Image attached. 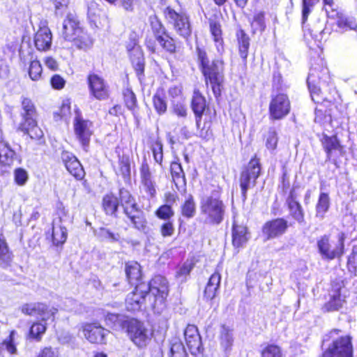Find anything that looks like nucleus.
Wrapping results in <instances>:
<instances>
[{
  "label": "nucleus",
  "mask_w": 357,
  "mask_h": 357,
  "mask_svg": "<svg viewBox=\"0 0 357 357\" xmlns=\"http://www.w3.org/2000/svg\"><path fill=\"white\" fill-rule=\"evenodd\" d=\"M82 27L77 16L73 14H68L63 22L61 35L66 40L70 41L75 36L81 32Z\"/></svg>",
  "instance_id": "6ab92c4d"
},
{
  "label": "nucleus",
  "mask_w": 357,
  "mask_h": 357,
  "mask_svg": "<svg viewBox=\"0 0 357 357\" xmlns=\"http://www.w3.org/2000/svg\"><path fill=\"white\" fill-rule=\"evenodd\" d=\"M191 106L198 123L202 119L206 106L205 98L198 91H194Z\"/></svg>",
  "instance_id": "a878e982"
},
{
  "label": "nucleus",
  "mask_w": 357,
  "mask_h": 357,
  "mask_svg": "<svg viewBox=\"0 0 357 357\" xmlns=\"http://www.w3.org/2000/svg\"><path fill=\"white\" fill-rule=\"evenodd\" d=\"M338 27L343 31L356 30L357 29V23L353 17H349L339 15L337 21Z\"/></svg>",
  "instance_id": "8fccbe9b"
},
{
  "label": "nucleus",
  "mask_w": 357,
  "mask_h": 357,
  "mask_svg": "<svg viewBox=\"0 0 357 357\" xmlns=\"http://www.w3.org/2000/svg\"><path fill=\"white\" fill-rule=\"evenodd\" d=\"M220 344L221 349L225 353L226 356H228L232 349L234 343L233 331L228 326L222 325L220 331Z\"/></svg>",
  "instance_id": "5701e85b"
},
{
  "label": "nucleus",
  "mask_w": 357,
  "mask_h": 357,
  "mask_svg": "<svg viewBox=\"0 0 357 357\" xmlns=\"http://www.w3.org/2000/svg\"><path fill=\"white\" fill-rule=\"evenodd\" d=\"M290 213L292 217L299 223L304 222V213L301 205L297 201V195L294 188L287 199Z\"/></svg>",
  "instance_id": "412c9836"
},
{
  "label": "nucleus",
  "mask_w": 357,
  "mask_h": 357,
  "mask_svg": "<svg viewBox=\"0 0 357 357\" xmlns=\"http://www.w3.org/2000/svg\"><path fill=\"white\" fill-rule=\"evenodd\" d=\"M322 145L326 153V160H330L333 151H341L342 146L335 135L328 136L324 135L321 139Z\"/></svg>",
  "instance_id": "c85d7f7f"
},
{
  "label": "nucleus",
  "mask_w": 357,
  "mask_h": 357,
  "mask_svg": "<svg viewBox=\"0 0 357 357\" xmlns=\"http://www.w3.org/2000/svg\"><path fill=\"white\" fill-rule=\"evenodd\" d=\"M194 266L195 263L192 259L186 260L178 268L176 272V278L182 282L186 281Z\"/></svg>",
  "instance_id": "79ce46f5"
},
{
  "label": "nucleus",
  "mask_w": 357,
  "mask_h": 357,
  "mask_svg": "<svg viewBox=\"0 0 357 357\" xmlns=\"http://www.w3.org/2000/svg\"><path fill=\"white\" fill-rule=\"evenodd\" d=\"M129 319H125L122 315L107 313L105 316L106 324L114 330H125L124 325Z\"/></svg>",
  "instance_id": "e433bc0d"
},
{
  "label": "nucleus",
  "mask_w": 357,
  "mask_h": 357,
  "mask_svg": "<svg viewBox=\"0 0 357 357\" xmlns=\"http://www.w3.org/2000/svg\"><path fill=\"white\" fill-rule=\"evenodd\" d=\"M278 144L277 133L273 129H270L266 139V146L268 149L274 150Z\"/></svg>",
  "instance_id": "680f3d73"
},
{
  "label": "nucleus",
  "mask_w": 357,
  "mask_h": 357,
  "mask_svg": "<svg viewBox=\"0 0 357 357\" xmlns=\"http://www.w3.org/2000/svg\"><path fill=\"white\" fill-rule=\"evenodd\" d=\"M34 45L37 50L47 52L50 50L52 43V34L46 26H40L34 36Z\"/></svg>",
  "instance_id": "aec40b11"
},
{
  "label": "nucleus",
  "mask_w": 357,
  "mask_h": 357,
  "mask_svg": "<svg viewBox=\"0 0 357 357\" xmlns=\"http://www.w3.org/2000/svg\"><path fill=\"white\" fill-rule=\"evenodd\" d=\"M52 230L53 244L56 246L63 245L66 242L68 236L66 228L57 222L55 218L52 222Z\"/></svg>",
  "instance_id": "bb28decb"
},
{
  "label": "nucleus",
  "mask_w": 357,
  "mask_h": 357,
  "mask_svg": "<svg viewBox=\"0 0 357 357\" xmlns=\"http://www.w3.org/2000/svg\"><path fill=\"white\" fill-rule=\"evenodd\" d=\"M288 227L287 221L283 218H276L266 222L262 227V233L266 240L275 238L285 233Z\"/></svg>",
  "instance_id": "f3484780"
},
{
  "label": "nucleus",
  "mask_w": 357,
  "mask_h": 357,
  "mask_svg": "<svg viewBox=\"0 0 357 357\" xmlns=\"http://www.w3.org/2000/svg\"><path fill=\"white\" fill-rule=\"evenodd\" d=\"M22 121L17 130L29 135L33 139H40L43 137V132L37 122V109L33 100L26 96L21 97Z\"/></svg>",
  "instance_id": "7ed1b4c3"
},
{
  "label": "nucleus",
  "mask_w": 357,
  "mask_h": 357,
  "mask_svg": "<svg viewBox=\"0 0 357 357\" xmlns=\"http://www.w3.org/2000/svg\"><path fill=\"white\" fill-rule=\"evenodd\" d=\"M261 357H284L282 351L278 346L275 344H268L262 351Z\"/></svg>",
  "instance_id": "5fc2aeb1"
},
{
  "label": "nucleus",
  "mask_w": 357,
  "mask_h": 357,
  "mask_svg": "<svg viewBox=\"0 0 357 357\" xmlns=\"http://www.w3.org/2000/svg\"><path fill=\"white\" fill-rule=\"evenodd\" d=\"M343 302L340 292L337 291L331 296L329 301L324 305V310L326 312L338 310L342 307Z\"/></svg>",
  "instance_id": "49530a36"
},
{
  "label": "nucleus",
  "mask_w": 357,
  "mask_h": 357,
  "mask_svg": "<svg viewBox=\"0 0 357 357\" xmlns=\"http://www.w3.org/2000/svg\"><path fill=\"white\" fill-rule=\"evenodd\" d=\"M345 238L343 232H340L334 239H331L328 235L321 236L317 240V245L321 258L333 260L342 257L344 254Z\"/></svg>",
  "instance_id": "39448f33"
},
{
  "label": "nucleus",
  "mask_w": 357,
  "mask_h": 357,
  "mask_svg": "<svg viewBox=\"0 0 357 357\" xmlns=\"http://www.w3.org/2000/svg\"><path fill=\"white\" fill-rule=\"evenodd\" d=\"M43 68L40 61L37 59L30 62L29 68V75L33 81H38L42 75Z\"/></svg>",
  "instance_id": "3c124183"
},
{
  "label": "nucleus",
  "mask_w": 357,
  "mask_h": 357,
  "mask_svg": "<svg viewBox=\"0 0 357 357\" xmlns=\"http://www.w3.org/2000/svg\"><path fill=\"white\" fill-rule=\"evenodd\" d=\"M167 294V280L158 275L149 284L142 282L136 284L135 289L126 297V307L130 312L139 311L148 298L150 307L155 312L160 313L165 307Z\"/></svg>",
  "instance_id": "f257e3e1"
},
{
  "label": "nucleus",
  "mask_w": 357,
  "mask_h": 357,
  "mask_svg": "<svg viewBox=\"0 0 357 357\" xmlns=\"http://www.w3.org/2000/svg\"><path fill=\"white\" fill-rule=\"evenodd\" d=\"M290 111V101L287 94L278 93L271 95L269 104V112L271 118L281 119L287 116Z\"/></svg>",
  "instance_id": "f8f14e48"
},
{
  "label": "nucleus",
  "mask_w": 357,
  "mask_h": 357,
  "mask_svg": "<svg viewBox=\"0 0 357 357\" xmlns=\"http://www.w3.org/2000/svg\"><path fill=\"white\" fill-rule=\"evenodd\" d=\"M210 32L213 37L218 52L222 54L224 52V42L221 25L216 21L210 22Z\"/></svg>",
  "instance_id": "cd10ccee"
},
{
  "label": "nucleus",
  "mask_w": 357,
  "mask_h": 357,
  "mask_svg": "<svg viewBox=\"0 0 357 357\" xmlns=\"http://www.w3.org/2000/svg\"><path fill=\"white\" fill-rule=\"evenodd\" d=\"M221 281V275L218 272L212 274L206 284L204 289V296L206 300H213L219 289Z\"/></svg>",
  "instance_id": "b1692460"
},
{
  "label": "nucleus",
  "mask_w": 357,
  "mask_h": 357,
  "mask_svg": "<svg viewBox=\"0 0 357 357\" xmlns=\"http://www.w3.org/2000/svg\"><path fill=\"white\" fill-rule=\"evenodd\" d=\"M157 41L166 51L169 53H174L176 51V45L174 39L171 38L168 33L162 37H159V39H158Z\"/></svg>",
  "instance_id": "6e6d98bb"
},
{
  "label": "nucleus",
  "mask_w": 357,
  "mask_h": 357,
  "mask_svg": "<svg viewBox=\"0 0 357 357\" xmlns=\"http://www.w3.org/2000/svg\"><path fill=\"white\" fill-rule=\"evenodd\" d=\"M151 151L155 162L162 165L163 160V147L160 140H156L151 146Z\"/></svg>",
  "instance_id": "4d7b16f0"
},
{
  "label": "nucleus",
  "mask_w": 357,
  "mask_h": 357,
  "mask_svg": "<svg viewBox=\"0 0 357 357\" xmlns=\"http://www.w3.org/2000/svg\"><path fill=\"white\" fill-rule=\"evenodd\" d=\"M119 196L121 205L123 207L124 210L126 206H128L130 208V211H133L137 208L135 201L134 198L131 196L128 190L123 188L120 189Z\"/></svg>",
  "instance_id": "09e8293b"
},
{
  "label": "nucleus",
  "mask_w": 357,
  "mask_h": 357,
  "mask_svg": "<svg viewBox=\"0 0 357 357\" xmlns=\"http://www.w3.org/2000/svg\"><path fill=\"white\" fill-rule=\"evenodd\" d=\"M319 0H302V24H305L308 15L313 10L314 6L319 3Z\"/></svg>",
  "instance_id": "603ef678"
},
{
  "label": "nucleus",
  "mask_w": 357,
  "mask_h": 357,
  "mask_svg": "<svg viewBox=\"0 0 357 357\" xmlns=\"http://www.w3.org/2000/svg\"><path fill=\"white\" fill-rule=\"evenodd\" d=\"M206 84H210L214 96L218 98L221 94L222 84L224 79V62L222 59H215L202 68Z\"/></svg>",
  "instance_id": "423d86ee"
},
{
  "label": "nucleus",
  "mask_w": 357,
  "mask_h": 357,
  "mask_svg": "<svg viewBox=\"0 0 357 357\" xmlns=\"http://www.w3.org/2000/svg\"><path fill=\"white\" fill-rule=\"evenodd\" d=\"M155 214L159 219L169 220L174 216V212L169 204H163L156 210Z\"/></svg>",
  "instance_id": "864d4df0"
},
{
  "label": "nucleus",
  "mask_w": 357,
  "mask_h": 357,
  "mask_svg": "<svg viewBox=\"0 0 357 357\" xmlns=\"http://www.w3.org/2000/svg\"><path fill=\"white\" fill-rule=\"evenodd\" d=\"M21 312L29 316L38 317L41 321L33 323L29 330V336L30 338L40 341L47 330V321H53L58 309L55 307H50L43 303H30L22 305L20 307Z\"/></svg>",
  "instance_id": "f03ea898"
},
{
  "label": "nucleus",
  "mask_w": 357,
  "mask_h": 357,
  "mask_svg": "<svg viewBox=\"0 0 357 357\" xmlns=\"http://www.w3.org/2000/svg\"><path fill=\"white\" fill-rule=\"evenodd\" d=\"M248 229L243 225H238L236 221L233 223L232 243L236 248L243 247L249 240Z\"/></svg>",
  "instance_id": "4be33fe9"
},
{
  "label": "nucleus",
  "mask_w": 357,
  "mask_h": 357,
  "mask_svg": "<svg viewBox=\"0 0 357 357\" xmlns=\"http://www.w3.org/2000/svg\"><path fill=\"white\" fill-rule=\"evenodd\" d=\"M95 234L101 241H107L109 242H117L121 236L119 233L112 231L106 227H100L95 231Z\"/></svg>",
  "instance_id": "37998d69"
},
{
  "label": "nucleus",
  "mask_w": 357,
  "mask_h": 357,
  "mask_svg": "<svg viewBox=\"0 0 357 357\" xmlns=\"http://www.w3.org/2000/svg\"><path fill=\"white\" fill-rule=\"evenodd\" d=\"M330 208V198L327 193L321 192L316 204V218L319 220H323L325 218L326 213L328 211Z\"/></svg>",
  "instance_id": "f704fd0d"
},
{
  "label": "nucleus",
  "mask_w": 357,
  "mask_h": 357,
  "mask_svg": "<svg viewBox=\"0 0 357 357\" xmlns=\"http://www.w3.org/2000/svg\"><path fill=\"white\" fill-rule=\"evenodd\" d=\"M12 260V255L9 251L4 238L0 236V266L6 267L9 266Z\"/></svg>",
  "instance_id": "ea45409f"
},
{
  "label": "nucleus",
  "mask_w": 357,
  "mask_h": 357,
  "mask_svg": "<svg viewBox=\"0 0 357 357\" xmlns=\"http://www.w3.org/2000/svg\"><path fill=\"white\" fill-rule=\"evenodd\" d=\"M15 152L11 149L8 143L0 141V164L10 166L13 164Z\"/></svg>",
  "instance_id": "72a5a7b5"
},
{
  "label": "nucleus",
  "mask_w": 357,
  "mask_h": 357,
  "mask_svg": "<svg viewBox=\"0 0 357 357\" xmlns=\"http://www.w3.org/2000/svg\"><path fill=\"white\" fill-rule=\"evenodd\" d=\"M170 346L171 357H188L185 348L179 339H172L170 342Z\"/></svg>",
  "instance_id": "c03bdc74"
},
{
  "label": "nucleus",
  "mask_w": 357,
  "mask_h": 357,
  "mask_svg": "<svg viewBox=\"0 0 357 357\" xmlns=\"http://www.w3.org/2000/svg\"><path fill=\"white\" fill-rule=\"evenodd\" d=\"M124 328L130 340L139 347H145L153 335L151 331L144 323L135 319L127 320Z\"/></svg>",
  "instance_id": "6e6552de"
},
{
  "label": "nucleus",
  "mask_w": 357,
  "mask_h": 357,
  "mask_svg": "<svg viewBox=\"0 0 357 357\" xmlns=\"http://www.w3.org/2000/svg\"><path fill=\"white\" fill-rule=\"evenodd\" d=\"M236 35L238 40L240 56L245 60L248 57L250 47V38L242 29H238Z\"/></svg>",
  "instance_id": "c9c22d12"
},
{
  "label": "nucleus",
  "mask_w": 357,
  "mask_h": 357,
  "mask_svg": "<svg viewBox=\"0 0 357 357\" xmlns=\"http://www.w3.org/2000/svg\"><path fill=\"white\" fill-rule=\"evenodd\" d=\"M87 80L90 93L96 99L102 100L109 97V86L103 78L93 73L89 75Z\"/></svg>",
  "instance_id": "4468645a"
},
{
  "label": "nucleus",
  "mask_w": 357,
  "mask_h": 357,
  "mask_svg": "<svg viewBox=\"0 0 357 357\" xmlns=\"http://www.w3.org/2000/svg\"><path fill=\"white\" fill-rule=\"evenodd\" d=\"M124 100L127 107L132 110L133 109L137 103V99L135 93L129 89H126L123 91Z\"/></svg>",
  "instance_id": "052dcab7"
},
{
  "label": "nucleus",
  "mask_w": 357,
  "mask_h": 357,
  "mask_svg": "<svg viewBox=\"0 0 357 357\" xmlns=\"http://www.w3.org/2000/svg\"><path fill=\"white\" fill-rule=\"evenodd\" d=\"M75 117L73 121V128L76 139L79 141L84 151H87L91 137L93 135V123L84 119L78 109H75Z\"/></svg>",
  "instance_id": "9d476101"
},
{
  "label": "nucleus",
  "mask_w": 357,
  "mask_h": 357,
  "mask_svg": "<svg viewBox=\"0 0 357 357\" xmlns=\"http://www.w3.org/2000/svg\"><path fill=\"white\" fill-rule=\"evenodd\" d=\"M74 45L79 50L87 51L91 49L93 45V40L90 35L82 29L81 32L75 36L74 39L70 40Z\"/></svg>",
  "instance_id": "2f4dec72"
},
{
  "label": "nucleus",
  "mask_w": 357,
  "mask_h": 357,
  "mask_svg": "<svg viewBox=\"0 0 357 357\" xmlns=\"http://www.w3.org/2000/svg\"><path fill=\"white\" fill-rule=\"evenodd\" d=\"M153 104L155 110L159 115L164 114L167 112V104L164 89L159 88L153 96Z\"/></svg>",
  "instance_id": "473e14b6"
},
{
  "label": "nucleus",
  "mask_w": 357,
  "mask_h": 357,
  "mask_svg": "<svg viewBox=\"0 0 357 357\" xmlns=\"http://www.w3.org/2000/svg\"><path fill=\"white\" fill-rule=\"evenodd\" d=\"M163 14L167 22L181 37L187 39L192 33L188 15L184 11L177 12L168 6L164 9Z\"/></svg>",
  "instance_id": "0eeeda50"
},
{
  "label": "nucleus",
  "mask_w": 357,
  "mask_h": 357,
  "mask_svg": "<svg viewBox=\"0 0 357 357\" xmlns=\"http://www.w3.org/2000/svg\"><path fill=\"white\" fill-rule=\"evenodd\" d=\"M172 110L174 114L180 118H185L187 116V107L183 101H172Z\"/></svg>",
  "instance_id": "bf43d9fd"
},
{
  "label": "nucleus",
  "mask_w": 357,
  "mask_h": 357,
  "mask_svg": "<svg viewBox=\"0 0 357 357\" xmlns=\"http://www.w3.org/2000/svg\"><path fill=\"white\" fill-rule=\"evenodd\" d=\"M119 172L123 177L129 176L130 174V158L128 155H123L119 160Z\"/></svg>",
  "instance_id": "13d9d810"
},
{
  "label": "nucleus",
  "mask_w": 357,
  "mask_h": 357,
  "mask_svg": "<svg viewBox=\"0 0 357 357\" xmlns=\"http://www.w3.org/2000/svg\"><path fill=\"white\" fill-rule=\"evenodd\" d=\"M171 174L176 185L185 183V174L181 165L177 162H173L171 164Z\"/></svg>",
  "instance_id": "a18cd8bd"
},
{
  "label": "nucleus",
  "mask_w": 357,
  "mask_h": 357,
  "mask_svg": "<svg viewBox=\"0 0 357 357\" xmlns=\"http://www.w3.org/2000/svg\"><path fill=\"white\" fill-rule=\"evenodd\" d=\"M226 206L219 192H213L200 202V216L205 224L219 225L222 222Z\"/></svg>",
  "instance_id": "20e7f679"
},
{
  "label": "nucleus",
  "mask_w": 357,
  "mask_h": 357,
  "mask_svg": "<svg viewBox=\"0 0 357 357\" xmlns=\"http://www.w3.org/2000/svg\"><path fill=\"white\" fill-rule=\"evenodd\" d=\"M61 158L70 174L78 180H81L84 177V169L79 161L72 153L63 151L61 153Z\"/></svg>",
  "instance_id": "a211bd4d"
},
{
  "label": "nucleus",
  "mask_w": 357,
  "mask_h": 357,
  "mask_svg": "<svg viewBox=\"0 0 357 357\" xmlns=\"http://www.w3.org/2000/svg\"><path fill=\"white\" fill-rule=\"evenodd\" d=\"M140 175L142 182L153 179L149 166L146 161H144L142 164L140 168Z\"/></svg>",
  "instance_id": "69168bd1"
},
{
  "label": "nucleus",
  "mask_w": 357,
  "mask_h": 357,
  "mask_svg": "<svg viewBox=\"0 0 357 357\" xmlns=\"http://www.w3.org/2000/svg\"><path fill=\"white\" fill-rule=\"evenodd\" d=\"M142 183L146 192L148 193L151 197H153L155 195L156 190L155 184L153 179L142 182Z\"/></svg>",
  "instance_id": "774afa93"
},
{
  "label": "nucleus",
  "mask_w": 357,
  "mask_h": 357,
  "mask_svg": "<svg viewBox=\"0 0 357 357\" xmlns=\"http://www.w3.org/2000/svg\"><path fill=\"white\" fill-rule=\"evenodd\" d=\"M196 212V205L194 199L191 195H188L184 204L181 206L182 215L187 218H192Z\"/></svg>",
  "instance_id": "de8ad7c7"
},
{
  "label": "nucleus",
  "mask_w": 357,
  "mask_h": 357,
  "mask_svg": "<svg viewBox=\"0 0 357 357\" xmlns=\"http://www.w3.org/2000/svg\"><path fill=\"white\" fill-rule=\"evenodd\" d=\"M149 22L156 40L159 39V37H162L168 33L165 27L156 15L150 16Z\"/></svg>",
  "instance_id": "58836bf2"
},
{
  "label": "nucleus",
  "mask_w": 357,
  "mask_h": 357,
  "mask_svg": "<svg viewBox=\"0 0 357 357\" xmlns=\"http://www.w3.org/2000/svg\"><path fill=\"white\" fill-rule=\"evenodd\" d=\"M266 28L265 15L264 12L259 11L255 13L251 22V29L252 33H262Z\"/></svg>",
  "instance_id": "a19ab883"
},
{
  "label": "nucleus",
  "mask_w": 357,
  "mask_h": 357,
  "mask_svg": "<svg viewBox=\"0 0 357 357\" xmlns=\"http://www.w3.org/2000/svg\"><path fill=\"white\" fill-rule=\"evenodd\" d=\"M28 179L27 172L22 169H17L15 171V181L19 185H23Z\"/></svg>",
  "instance_id": "0e129e2a"
},
{
  "label": "nucleus",
  "mask_w": 357,
  "mask_h": 357,
  "mask_svg": "<svg viewBox=\"0 0 357 357\" xmlns=\"http://www.w3.org/2000/svg\"><path fill=\"white\" fill-rule=\"evenodd\" d=\"M322 357H353V347L350 336H342L333 342V344Z\"/></svg>",
  "instance_id": "ddd939ff"
},
{
  "label": "nucleus",
  "mask_w": 357,
  "mask_h": 357,
  "mask_svg": "<svg viewBox=\"0 0 357 357\" xmlns=\"http://www.w3.org/2000/svg\"><path fill=\"white\" fill-rule=\"evenodd\" d=\"M167 221L160 227V234L164 238L172 236L174 233L173 222L169 220Z\"/></svg>",
  "instance_id": "e2e57ef3"
},
{
  "label": "nucleus",
  "mask_w": 357,
  "mask_h": 357,
  "mask_svg": "<svg viewBox=\"0 0 357 357\" xmlns=\"http://www.w3.org/2000/svg\"><path fill=\"white\" fill-rule=\"evenodd\" d=\"M126 273L129 282L131 284H139L142 278L141 266L136 261H129L126 264Z\"/></svg>",
  "instance_id": "7c9ffc66"
},
{
  "label": "nucleus",
  "mask_w": 357,
  "mask_h": 357,
  "mask_svg": "<svg viewBox=\"0 0 357 357\" xmlns=\"http://www.w3.org/2000/svg\"><path fill=\"white\" fill-rule=\"evenodd\" d=\"M132 64L139 77L144 74V58L141 47H137L134 52L128 53Z\"/></svg>",
  "instance_id": "c756f323"
},
{
  "label": "nucleus",
  "mask_w": 357,
  "mask_h": 357,
  "mask_svg": "<svg viewBox=\"0 0 357 357\" xmlns=\"http://www.w3.org/2000/svg\"><path fill=\"white\" fill-rule=\"evenodd\" d=\"M328 75V70L324 67H312L310 69L307 82L312 100L316 103H319L324 100V98L320 96L321 90L318 84L321 82H326Z\"/></svg>",
  "instance_id": "9b49d317"
},
{
  "label": "nucleus",
  "mask_w": 357,
  "mask_h": 357,
  "mask_svg": "<svg viewBox=\"0 0 357 357\" xmlns=\"http://www.w3.org/2000/svg\"><path fill=\"white\" fill-rule=\"evenodd\" d=\"M83 333L86 339L94 344L105 343L109 331L97 323L86 324L83 326Z\"/></svg>",
  "instance_id": "dca6fc26"
},
{
  "label": "nucleus",
  "mask_w": 357,
  "mask_h": 357,
  "mask_svg": "<svg viewBox=\"0 0 357 357\" xmlns=\"http://www.w3.org/2000/svg\"><path fill=\"white\" fill-rule=\"evenodd\" d=\"M125 213L130 220L135 228L139 231H145L146 228V220L142 213L139 211L138 208L130 211V208L126 206L125 208Z\"/></svg>",
  "instance_id": "393cba45"
},
{
  "label": "nucleus",
  "mask_w": 357,
  "mask_h": 357,
  "mask_svg": "<svg viewBox=\"0 0 357 357\" xmlns=\"http://www.w3.org/2000/svg\"><path fill=\"white\" fill-rule=\"evenodd\" d=\"M119 200L112 194L106 195L102 199V206L107 215H115L119 207Z\"/></svg>",
  "instance_id": "4c0bfd02"
},
{
  "label": "nucleus",
  "mask_w": 357,
  "mask_h": 357,
  "mask_svg": "<svg viewBox=\"0 0 357 357\" xmlns=\"http://www.w3.org/2000/svg\"><path fill=\"white\" fill-rule=\"evenodd\" d=\"M261 166L259 159L256 157L252 158L240 175L239 182L241 189L243 202L247 199L248 189L256 184V181L260 174Z\"/></svg>",
  "instance_id": "1a4fd4ad"
},
{
  "label": "nucleus",
  "mask_w": 357,
  "mask_h": 357,
  "mask_svg": "<svg viewBox=\"0 0 357 357\" xmlns=\"http://www.w3.org/2000/svg\"><path fill=\"white\" fill-rule=\"evenodd\" d=\"M184 336L186 344L192 355L197 356L203 351L201 336L196 326L189 324L187 326Z\"/></svg>",
  "instance_id": "2eb2a0df"
},
{
  "label": "nucleus",
  "mask_w": 357,
  "mask_h": 357,
  "mask_svg": "<svg viewBox=\"0 0 357 357\" xmlns=\"http://www.w3.org/2000/svg\"><path fill=\"white\" fill-rule=\"evenodd\" d=\"M52 86L57 90L61 89L64 87L66 81L59 75H54L52 77L51 80Z\"/></svg>",
  "instance_id": "338daca9"
}]
</instances>
